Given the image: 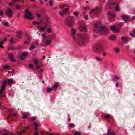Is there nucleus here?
Wrapping results in <instances>:
<instances>
[{
  "mask_svg": "<svg viewBox=\"0 0 135 135\" xmlns=\"http://www.w3.org/2000/svg\"><path fill=\"white\" fill-rule=\"evenodd\" d=\"M71 31L73 34L72 37L75 40H77L78 41V44L81 45H83L85 46V44L88 40V37L87 35L85 33H83L79 36L78 34H75V31L74 29H72Z\"/></svg>",
  "mask_w": 135,
  "mask_h": 135,
  "instance_id": "f257e3e1",
  "label": "nucleus"
},
{
  "mask_svg": "<svg viewBox=\"0 0 135 135\" xmlns=\"http://www.w3.org/2000/svg\"><path fill=\"white\" fill-rule=\"evenodd\" d=\"M108 28L104 26L100 27H97L95 25L94 29V32L98 33L100 34H102L103 33H107L108 32Z\"/></svg>",
  "mask_w": 135,
  "mask_h": 135,
  "instance_id": "f03ea898",
  "label": "nucleus"
},
{
  "mask_svg": "<svg viewBox=\"0 0 135 135\" xmlns=\"http://www.w3.org/2000/svg\"><path fill=\"white\" fill-rule=\"evenodd\" d=\"M92 49L94 52L99 53L100 51L102 50L103 48L102 46L96 44L93 46Z\"/></svg>",
  "mask_w": 135,
  "mask_h": 135,
  "instance_id": "7ed1b4c3",
  "label": "nucleus"
},
{
  "mask_svg": "<svg viewBox=\"0 0 135 135\" xmlns=\"http://www.w3.org/2000/svg\"><path fill=\"white\" fill-rule=\"evenodd\" d=\"M73 18L71 16H69L65 20V23L68 26L71 27L73 24Z\"/></svg>",
  "mask_w": 135,
  "mask_h": 135,
  "instance_id": "20e7f679",
  "label": "nucleus"
},
{
  "mask_svg": "<svg viewBox=\"0 0 135 135\" xmlns=\"http://www.w3.org/2000/svg\"><path fill=\"white\" fill-rule=\"evenodd\" d=\"M7 83V81L5 80L2 83V86L1 87V89L0 90V97H5L4 94H2L3 91L4 90L5 88L6 87V84Z\"/></svg>",
  "mask_w": 135,
  "mask_h": 135,
  "instance_id": "39448f33",
  "label": "nucleus"
},
{
  "mask_svg": "<svg viewBox=\"0 0 135 135\" xmlns=\"http://www.w3.org/2000/svg\"><path fill=\"white\" fill-rule=\"evenodd\" d=\"M26 13L25 14L24 17L25 18H26L30 20L33 19V17H31L32 15V13L31 12H30L28 9H26L25 10Z\"/></svg>",
  "mask_w": 135,
  "mask_h": 135,
  "instance_id": "423d86ee",
  "label": "nucleus"
},
{
  "mask_svg": "<svg viewBox=\"0 0 135 135\" xmlns=\"http://www.w3.org/2000/svg\"><path fill=\"white\" fill-rule=\"evenodd\" d=\"M59 83L58 82L55 83L54 85H53L51 89L47 87V91L48 93H50L51 91V90H55L57 88L59 85Z\"/></svg>",
  "mask_w": 135,
  "mask_h": 135,
  "instance_id": "0eeeda50",
  "label": "nucleus"
},
{
  "mask_svg": "<svg viewBox=\"0 0 135 135\" xmlns=\"http://www.w3.org/2000/svg\"><path fill=\"white\" fill-rule=\"evenodd\" d=\"M101 9V7L98 8L96 7L95 8L91 9L90 12V14H91V13L93 12L97 15L99 13Z\"/></svg>",
  "mask_w": 135,
  "mask_h": 135,
  "instance_id": "6e6552de",
  "label": "nucleus"
},
{
  "mask_svg": "<svg viewBox=\"0 0 135 135\" xmlns=\"http://www.w3.org/2000/svg\"><path fill=\"white\" fill-rule=\"evenodd\" d=\"M6 14L8 17H11L12 16V11L9 8H8L6 11Z\"/></svg>",
  "mask_w": 135,
  "mask_h": 135,
  "instance_id": "1a4fd4ad",
  "label": "nucleus"
},
{
  "mask_svg": "<svg viewBox=\"0 0 135 135\" xmlns=\"http://www.w3.org/2000/svg\"><path fill=\"white\" fill-rule=\"evenodd\" d=\"M86 28V27L85 25L84 24L81 25L79 28V29L80 31H84L85 32H87Z\"/></svg>",
  "mask_w": 135,
  "mask_h": 135,
  "instance_id": "9d476101",
  "label": "nucleus"
},
{
  "mask_svg": "<svg viewBox=\"0 0 135 135\" xmlns=\"http://www.w3.org/2000/svg\"><path fill=\"white\" fill-rule=\"evenodd\" d=\"M110 29L113 31L114 32H119V30L118 28L114 27L113 26H110Z\"/></svg>",
  "mask_w": 135,
  "mask_h": 135,
  "instance_id": "9b49d317",
  "label": "nucleus"
},
{
  "mask_svg": "<svg viewBox=\"0 0 135 135\" xmlns=\"http://www.w3.org/2000/svg\"><path fill=\"white\" fill-rule=\"evenodd\" d=\"M28 55L27 52H23L22 54L20 56V59L21 60H24L25 58V57Z\"/></svg>",
  "mask_w": 135,
  "mask_h": 135,
  "instance_id": "f8f14e48",
  "label": "nucleus"
},
{
  "mask_svg": "<svg viewBox=\"0 0 135 135\" xmlns=\"http://www.w3.org/2000/svg\"><path fill=\"white\" fill-rule=\"evenodd\" d=\"M121 17L126 23H127V21L129 19V17L126 15H122Z\"/></svg>",
  "mask_w": 135,
  "mask_h": 135,
  "instance_id": "ddd939ff",
  "label": "nucleus"
},
{
  "mask_svg": "<svg viewBox=\"0 0 135 135\" xmlns=\"http://www.w3.org/2000/svg\"><path fill=\"white\" fill-rule=\"evenodd\" d=\"M8 56L11 61L14 62L16 61V60L15 59H13L14 56L13 54H9L8 55Z\"/></svg>",
  "mask_w": 135,
  "mask_h": 135,
  "instance_id": "4468645a",
  "label": "nucleus"
},
{
  "mask_svg": "<svg viewBox=\"0 0 135 135\" xmlns=\"http://www.w3.org/2000/svg\"><path fill=\"white\" fill-rule=\"evenodd\" d=\"M108 3L111 9L113 7V6L115 5V3L112 2L110 0H108Z\"/></svg>",
  "mask_w": 135,
  "mask_h": 135,
  "instance_id": "2eb2a0df",
  "label": "nucleus"
},
{
  "mask_svg": "<svg viewBox=\"0 0 135 135\" xmlns=\"http://www.w3.org/2000/svg\"><path fill=\"white\" fill-rule=\"evenodd\" d=\"M121 39L122 41L124 43L128 41V38L126 36L122 37Z\"/></svg>",
  "mask_w": 135,
  "mask_h": 135,
  "instance_id": "dca6fc26",
  "label": "nucleus"
},
{
  "mask_svg": "<svg viewBox=\"0 0 135 135\" xmlns=\"http://www.w3.org/2000/svg\"><path fill=\"white\" fill-rule=\"evenodd\" d=\"M108 135H115V134L113 131H112L111 129L109 128L108 131Z\"/></svg>",
  "mask_w": 135,
  "mask_h": 135,
  "instance_id": "f3484780",
  "label": "nucleus"
},
{
  "mask_svg": "<svg viewBox=\"0 0 135 135\" xmlns=\"http://www.w3.org/2000/svg\"><path fill=\"white\" fill-rule=\"evenodd\" d=\"M17 37L18 38H20L21 36H22V32L19 31L17 32Z\"/></svg>",
  "mask_w": 135,
  "mask_h": 135,
  "instance_id": "a211bd4d",
  "label": "nucleus"
},
{
  "mask_svg": "<svg viewBox=\"0 0 135 135\" xmlns=\"http://www.w3.org/2000/svg\"><path fill=\"white\" fill-rule=\"evenodd\" d=\"M51 40H47L46 41V42L45 43V46H46L47 45L50 44H51Z\"/></svg>",
  "mask_w": 135,
  "mask_h": 135,
  "instance_id": "6ab92c4d",
  "label": "nucleus"
},
{
  "mask_svg": "<svg viewBox=\"0 0 135 135\" xmlns=\"http://www.w3.org/2000/svg\"><path fill=\"white\" fill-rule=\"evenodd\" d=\"M116 37V36L114 35H112V36H110L109 39L112 40H115Z\"/></svg>",
  "mask_w": 135,
  "mask_h": 135,
  "instance_id": "aec40b11",
  "label": "nucleus"
},
{
  "mask_svg": "<svg viewBox=\"0 0 135 135\" xmlns=\"http://www.w3.org/2000/svg\"><path fill=\"white\" fill-rule=\"evenodd\" d=\"M33 63L37 65L39 63V61L36 59H35L33 61Z\"/></svg>",
  "mask_w": 135,
  "mask_h": 135,
  "instance_id": "412c9836",
  "label": "nucleus"
},
{
  "mask_svg": "<svg viewBox=\"0 0 135 135\" xmlns=\"http://www.w3.org/2000/svg\"><path fill=\"white\" fill-rule=\"evenodd\" d=\"M8 82L9 85H11L13 83V81L11 79H8Z\"/></svg>",
  "mask_w": 135,
  "mask_h": 135,
  "instance_id": "4be33fe9",
  "label": "nucleus"
},
{
  "mask_svg": "<svg viewBox=\"0 0 135 135\" xmlns=\"http://www.w3.org/2000/svg\"><path fill=\"white\" fill-rule=\"evenodd\" d=\"M24 131L23 130H22L20 132H18L17 133L18 135H21V134L24 133Z\"/></svg>",
  "mask_w": 135,
  "mask_h": 135,
  "instance_id": "5701e85b",
  "label": "nucleus"
},
{
  "mask_svg": "<svg viewBox=\"0 0 135 135\" xmlns=\"http://www.w3.org/2000/svg\"><path fill=\"white\" fill-rule=\"evenodd\" d=\"M4 43L3 41L2 40L1 42H0V47L2 48H4L3 46L2 45V44H3Z\"/></svg>",
  "mask_w": 135,
  "mask_h": 135,
  "instance_id": "b1692460",
  "label": "nucleus"
},
{
  "mask_svg": "<svg viewBox=\"0 0 135 135\" xmlns=\"http://www.w3.org/2000/svg\"><path fill=\"white\" fill-rule=\"evenodd\" d=\"M35 46L33 45H32L29 48V50H32L34 48H35Z\"/></svg>",
  "mask_w": 135,
  "mask_h": 135,
  "instance_id": "393cba45",
  "label": "nucleus"
},
{
  "mask_svg": "<svg viewBox=\"0 0 135 135\" xmlns=\"http://www.w3.org/2000/svg\"><path fill=\"white\" fill-rule=\"evenodd\" d=\"M115 9L116 11H118L119 10V8L117 5L115 6Z\"/></svg>",
  "mask_w": 135,
  "mask_h": 135,
  "instance_id": "a878e982",
  "label": "nucleus"
},
{
  "mask_svg": "<svg viewBox=\"0 0 135 135\" xmlns=\"http://www.w3.org/2000/svg\"><path fill=\"white\" fill-rule=\"evenodd\" d=\"M55 37V36L54 35H53L50 36L49 39L51 41H52L53 38Z\"/></svg>",
  "mask_w": 135,
  "mask_h": 135,
  "instance_id": "bb28decb",
  "label": "nucleus"
},
{
  "mask_svg": "<svg viewBox=\"0 0 135 135\" xmlns=\"http://www.w3.org/2000/svg\"><path fill=\"white\" fill-rule=\"evenodd\" d=\"M75 135H80L81 133L78 131H75Z\"/></svg>",
  "mask_w": 135,
  "mask_h": 135,
  "instance_id": "cd10ccee",
  "label": "nucleus"
},
{
  "mask_svg": "<svg viewBox=\"0 0 135 135\" xmlns=\"http://www.w3.org/2000/svg\"><path fill=\"white\" fill-rule=\"evenodd\" d=\"M110 115L109 114H106L105 116V118L106 119L109 118H110Z\"/></svg>",
  "mask_w": 135,
  "mask_h": 135,
  "instance_id": "c85d7f7f",
  "label": "nucleus"
},
{
  "mask_svg": "<svg viewBox=\"0 0 135 135\" xmlns=\"http://www.w3.org/2000/svg\"><path fill=\"white\" fill-rule=\"evenodd\" d=\"M116 53H118L119 51V48H115L114 49Z\"/></svg>",
  "mask_w": 135,
  "mask_h": 135,
  "instance_id": "c756f323",
  "label": "nucleus"
},
{
  "mask_svg": "<svg viewBox=\"0 0 135 135\" xmlns=\"http://www.w3.org/2000/svg\"><path fill=\"white\" fill-rule=\"evenodd\" d=\"M69 127L71 128H72L74 127L75 126L74 124L71 123L69 125Z\"/></svg>",
  "mask_w": 135,
  "mask_h": 135,
  "instance_id": "7c9ffc66",
  "label": "nucleus"
},
{
  "mask_svg": "<svg viewBox=\"0 0 135 135\" xmlns=\"http://www.w3.org/2000/svg\"><path fill=\"white\" fill-rule=\"evenodd\" d=\"M45 27H44L42 26L40 28V31H43L45 30Z\"/></svg>",
  "mask_w": 135,
  "mask_h": 135,
  "instance_id": "2f4dec72",
  "label": "nucleus"
},
{
  "mask_svg": "<svg viewBox=\"0 0 135 135\" xmlns=\"http://www.w3.org/2000/svg\"><path fill=\"white\" fill-rule=\"evenodd\" d=\"M52 3H53V1L52 0H50V1L49 2V4L50 6H52L53 4H52Z\"/></svg>",
  "mask_w": 135,
  "mask_h": 135,
  "instance_id": "473e14b6",
  "label": "nucleus"
},
{
  "mask_svg": "<svg viewBox=\"0 0 135 135\" xmlns=\"http://www.w3.org/2000/svg\"><path fill=\"white\" fill-rule=\"evenodd\" d=\"M10 68V66L9 65H5V66L3 68L4 69H8Z\"/></svg>",
  "mask_w": 135,
  "mask_h": 135,
  "instance_id": "72a5a7b5",
  "label": "nucleus"
},
{
  "mask_svg": "<svg viewBox=\"0 0 135 135\" xmlns=\"http://www.w3.org/2000/svg\"><path fill=\"white\" fill-rule=\"evenodd\" d=\"M68 8H66L64 9H62V11L64 12H66L68 11Z\"/></svg>",
  "mask_w": 135,
  "mask_h": 135,
  "instance_id": "f704fd0d",
  "label": "nucleus"
},
{
  "mask_svg": "<svg viewBox=\"0 0 135 135\" xmlns=\"http://www.w3.org/2000/svg\"><path fill=\"white\" fill-rule=\"evenodd\" d=\"M129 35L131 36L132 37H135V35L134 33L133 34V33H131L129 34Z\"/></svg>",
  "mask_w": 135,
  "mask_h": 135,
  "instance_id": "c9c22d12",
  "label": "nucleus"
},
{
  "mask_svg": "<svg viewBox=\"0 0 135 135\" xmlns=\"http://www.w3.org/2000/svg\"><path fill=\"white\" fill-rule=\"evenodd\" d=\"M4 25L5 26H8V23L7 22H6L4 23Z\"/></svg>",
  "mask_w": 135,
  "mask_h": 135,
  "instance_id": "e433bc0d",
  "label": "nucleus"
},
{
  "mask_svg": "<svg viewBox=\"0 0 135 135\" xmlns=\"http://www.w3.org/2000/svg\"><path fill=\"white\" fill-rule=\"evenodd\" d=\"M95 59L99 61H101L102 60V59L98 57H95Z\"/></svg>",
  "mask_w": 135,
  "mask_h": 135,
  "instance_id": "4c0bfd02",
  "label": "nucleus"
},
{
  "mask_svg": "<svg viewBox=\"0 0 135 135\" xmlns=\"http://www.w3.org/2000/svg\"><path fill=\"white\" fill-rule=\"evenodd\" d=\"M29 66L32 69L33 68V65L32 64H29Z\"/></svg>",
  "mask_w": 135,
  "mask_h": 135,
  "instance_id": "58836bf2",
  "label": "nucleus"
},
{
  "mask_svg": "<svg viewBox=\"0 0 135 135\" xmlns=\"http://www.w3.org/2000/svg\"><path fill=\"white\" fill-rule=\"evenodd\" d=\"M74 15L75 16H77L78 15V13L77 12H74L73 13Z\"/></svg>",
  "mask_w": 135,
  "mask_h": 135,
  "instance_id": "ea45409f",
  "label": "nucleus"
},
{
  "mask_svg": "<svg viewBox=\"0 0 135 135\" xmlns=\"http://www.w3.org/2000/svg\"><path fill=\"white\" fill-rule=\"evenodd\" d=\"M16 9H19L21 8V7L18 5H16Z\"/></svg>",
  "mask_w": 135,
  "mask_h": 135,
  "instance_id": "a19ab883",
  "label": "nucleus"
},
{
  "mask_svg": "<svg viewBox=\"0 0 135 135\" xmlns=\"http://www.w3.org/2000/svg\"><path fill=\"white\" fill-rule=\"evenodd\" d=\"M33 23L34 25H36L37 24H39V23L38 22H35V21H33Z\"/></svg>",
  "mask_w": 135,
  "mask_h": 135,
  "instance_id": "79ce46f5",
  "label": "nucleus"
},
{
  "mask_svg": "<svg viewBox=\"0 0 135 135\" xmlns=\"http://www.w3.org/2000/svg\"><path fill=\"white\" fill-rule=\"evenodd\" d=\"M36 15L37 17L38 18H40L41 17V15L37 13L36 14Z\"/></svg>",
  "mask_w": 135,
  "mask_h": 135,
  "instance_id": "37998d69",
  "label": "nucleus"
},
{
  "mask_svg": "<svg viewBox=\"0 0 135 135\" xmlns=\"http://www.w3.org/2000/svg\"><path fill=\"white\" fill-rule=\"evenodd\" d=\"M47 31L48 32L50 33L51 31V29L50 28H48L47 30Z\"/></svg>",
  "mask_w": 135,
  "mask_h": 135,
  "instance_id": "c03bdc74",
  "label": "nucleus"
},
{
  "mask_svg": "<svg viewBox=\"0 0 135 135\" xmlns=\"http://www.w3.org/2000/svg\"><path fill=\"white\" fill-rule=\"evenodd\" d=\"M33 124H34V126H35L36 127H38V125L37 123H36V122H34V123Z\"/></svg>",
  "mask_w": 135,
  "mask_h": 135,
  "instance_id": "a18cd8bd",
  "label": "nucleus"
},
{
  "mask_svg": "<svg viewBox=\"0 0 135 135\" xmlns=\"http://www.w3.org/2000/svg\"><path fill=\"white\" fill-rule=\"evenodd\" d=\"M36 68L37 69H38L40 68V66L36 65Z\"/></svg>",
  "mask_w": 135,
  "mask_h": 135,
  "instance_id": "49530a36",
  "label": "nucleus"
},
{
  "mask_svg": "<svg viewBox=\"0 0 135 135\" xmlns=\"http://www.w3.org/2000/svg\"><path fill=\"white\" fill-rule=\"evenodd\" d=\"M45 39H46V37L45 36V34L44 33H42L41 35Z\"/></svg>",
  "mask_w": 135,
  "mask_h": 135,
  "instance_id": "de8ad7c7",
  "label": "nucleus"
},
{
  "mask_svg": "<svg viewBox=\"0 0 135 135\" xmlns=\"http://www.w3.org/2000/svg\"><path fill=\"white\" fill-rule=\"evenodd\" d=\"M3 13V11L2 10H1L0 11V15H2Z\"/></svg>",
  "mask_w": 135,
  "mask_h": 135,
  "instance_id": "09e8293b",
  "label": "nucleus"
},
{
  "mask_svg": "<svg viewBox=\"0 0 135 135\" xmlns=\"http://www.w3.org/2000/svg\"><path fill=\"white\" fill-rule=\"evenodd\" d=\"M59 13L61 16H63V14L61 12L59 11Z\"/></svg>",
  "mask_w": 135,
  "mask_h": 135,
  "instance_id": "8fccbe9b",
  "label": "nucleus"
},
{
  "mask_svg": "<svg viewBox=\"0 0 135 135\" xmlns=\"http://www.w3.org/2000/svg\"><path fill=\"white\" fill-rule=\"evenodd\" d=\"M135 19V16H133L132 17L131 20H134Z\"/></svg>",
  "mask_w": 135,
  "mask_h": 135,
  "instance_id": "3c124183",
  "label": "nucleus"
},
{
  "mask_svg": "<svg viewBox=\"0 0 135 135\" xmlns=\"http://www.w3.org/2000/svg\"><path fill=\"white\" fill-rule=\"evenodd\" d=\"M10 41L11 42L13 43L14 41V40L12 38H11L10 40Z\"/></svg>",
  "mask_w": 135,
  "mask_h": 135,
  "instance_id": "603ef678",
  "label": "nucleus"
},
{
  "mask_svg": "<svg viewBox=\"0 0 135 135\" xmlns=\"http://www.w3.org/2000/svg\"><path fill=\"white\" fill-rule=\"evenodd\" d=\"M84 18L86 20L88 19V16L87 15H86L84 16Z\"/></svg>",
  "mask_w": 135,
  "mask_h": 135,
  "instance_id": "864d4df0",
  "label": "nucleus"
},
{
  "mask_svg": "<svg viewBox=\"0 0 135 135\" xmlns=\"http://www.w3.org/2000/svg\"><path fill=\"white\" fill-rule=\"evenodd\" d=\"M27 118V115H25L23 116L22 117V118L23 119H26Z\"/></svg>",
  "mask_w": 135,
  "mask_h": 135,
  "instance_id": "5fc2aeb1",
  "label": "nucleus"
},
{
  "mask_svg": "<svg viewBox=\"0 0 135 135\" xmlns=\"http://www.w3.org/2000/svg\"><path fill=\"white\" fill-rule=\"evenodd\" d=\"M108 15L109 16H111V15H112V14L110 12H108L107 13Z\"/></svg>",
  "mask_w": 135,
  "mask_h": 135,
  "instance_id": "6e6d98bb",
  "label": "nucleus"
},
{
  "mask_svg": "<svg viewBox=\"0 0 135 135\" xmlns=\"http://www.w3.org/2000/svg\"><path fill=\"white\" fill-rule=\"evenodd\" d=\"M44 25L46 27L48 26V25L46 22H45Z\"/></svg>",
  "mask_w": 135,
  "mask_h": 135,
  "instance_id": "4d7b16f0",
  "label": "nucleus"
},
{
  "mask_svg": "<svg viewBox=\"0 0 135 135\" xmlns=\"http://www.w3.org/2000/svg\"><path fill=\"white\" fill-rule=\"evenodd\" d=\"M17 115V114L16 113H14L13 114V115L16 117Z\"/></svg>",
  "mask_w": 135,
  "mask_h": 135,
  "instance_id": "13d9d810",
  "label": "nucleus"
},
{
  "mask_svg": "<svg viewBox=\"0 0 135 135\" xmlns=\"http://www.w3.org/2000/svg\"><path fill=\"white\" fill-rule=\"evenodd\" d=\"M114 78L115 79H119V78L118 77H117V76L115 75V76H114Z\"/></svg>",
  "mask_w": 135,
  "mask_h": 135,
  "instance_id": "bf43d9fd",
  "label": "nucleus"
},
{
  "mask_svg": "<svg viewBox=\"0 0 135 135\" xmlns=\"http://www.w3.org/2000/svg\"><path fill=\"white\" fill-rule=\"evenodd\" d=\"M111 16L113 17H114L115 16V15L114 14H112L111 15Z\"/></svg>",
  "mask_w": 135,
  "mask_h": 135,
  "instance_id": "052dcab7",
  "label": "nucleus"
},
{
  "mask_svg": "<svg viewBox=\"0 0 135 135\" xmlns=\"http://www.w3.org/2000/svg\"><path fill=\"white\" fill-rule=\"evenodd\" d=\"M12 1L14 2H15L17 1H20L21 0H12Z\"/></svg>",
  "mask_w": 135,
  "mask_h": 135,
  "instance_id": "680f3d73",
  "label": "nucleus"
},
{
  "mask_svg": "<svg viewBox=\"0 0 135 135\" xmlns=\"http://www.w3.org/2000/svg\"><path fill=\"white\" fill-rule=\"evenodd\" d=\"M38 133L37 132H35L34 133V135H38Z\"/></svg>",
  "mask_w": 135,
  "mask_h": 135,
  "instance_id": "e2e57ef3",
  "label": "nucleus"
},
{
  "mask_svg": "<svg viewBox=\"0 0 135 135\" xmlns=\"http://www.w3.org/2000/svg\"><path fill=\"white\" fill-rule=\"evenodd\" d=\"M32 119L33 120H35L36 119V118H35V117H33L32 118Z\"/></svg>",
  "mask_w": 135,
  "mask_h": 135,
  "instance_id": "0e129e2a",
  "label": "nucleus"
},
{
  "mask_svg": "<svg viewBox=\"0 0 135 135\" xmlns=\"http://www.w3.org/2000/svg\"><path fill=\"white\" fill-rule=\"evenodd\" d=\"M107 54V53L106 52H104V53H103V56H105Z\"/></svg>",
  "mask_w": 135,
  "mask_h": 135,
  "instance_id": "69168bd1",
  "label": "nucleus"
},
{
  "mask_svg": "<svg viewBox=\"0 0 135 135\" xmlns=\"http://www.w3.org/2000/svg\"><path fill=\"white\" fill-rule=\"evenodd\" d=\"M28 42L27 41H26L25 42V44H28Z\"/></svg>",
  "mask_w": 135,
  "mask_h": 135,
  "instance_id": "338daca9",
  "label": "nucleus"
},
{
  "mask_svg": "<svg viewBox=\"0 0 135 135\" xmlns=\"http://www.w3.org/2000/svg\"><path fill=\"white\" fill-rule=\"evenodd\" d=\"M3 135H9V134L7 133L4 134Z\"/></svg>",
  "mask_w": 135,
  "mask_h": 135,
  "instance_id": "774afa93",
  "label": "nucleus"
}]
</instances>
